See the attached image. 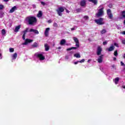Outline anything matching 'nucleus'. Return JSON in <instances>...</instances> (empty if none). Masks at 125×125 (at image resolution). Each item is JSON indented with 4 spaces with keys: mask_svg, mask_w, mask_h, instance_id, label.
<instances>
[{
    "mask_svg": "<svg viewBox=\"0 0 125 125\" xmlns=\"http://www.w3.org/2000/svg\"><path fill=\"white\" fill-rule=\"evenodd\" d=\"M25 21L27 25H31V26H34L35 25V24H37V18L35 17H27L25 19Z\"/></svg>",
    "mask_w": 125,
    "mask_h": 125,
    "instance_id": "f257e3e1",
    "label": "nucleus"
},
{
    "mask_svg": "<svg viewBox=\"0 0 125 125\" xmlns=\"http://www.w3.org/2000/svg\"><path fill=\"white\" fill-rule=\"evenodd\" d=\"M73 40L75 42H76L75 46L76 47H72L71 48H67L66 49L67 51H70V50H72V49H77V48H79V47H80V42H79V39H78L77 37H73Z\"/></svg>",
    "mask_w": 125,
    "mask_h": 125,
    "instance_id": "f03ea898",
    "label": "nucleus"
},
{
    "mask_svg": "<svg viewBox=\"0 0 125 125\" xmlns=\"http://www.w3.org/2000/svg\"><path fill=\"white\" fill-rule=\"evenodd\" d=\"M35 56L41 62L43 61L45 59V57H44L42 53H37L35 54Z\"/></svg>",
    "mask_w": 125,
    "mask_h": 125,
    "instance_id": "7ed1b4c3",
    "label": "nucleus"
},
{
    "mask_svg": "<svg viewBox=\"0 0 125 125\" xmlns=\"http://www.w3.org/2000/svg\"><path fill=\"white\" fill-rule=\"evenodd\" d=\"M94 21L98 25H104V24H105V22L104 21V19L103 18L95 20Z\"/></svg>",
    "mask_w": 125,
    "mask_h": 125,
    "instance_id": "20e7f679",
    "label": "nucleus"
},
{
    "mask_svg": "<svg viewBox=\"0 0 125 125\" xmlns=\"http://www.w3.org/2000/svg\"><path fill=\"white\" fill-rule=\"evenodd\" d=\"M64 10H65V9H64V8H63L62 7H59L57 9V12L58 15L59 16H62V12H64Z\"/></svg>",
    "mask_w": 125,
    "mask_h": 125,
    "instance_id": "39448f33",
    "label": "nucleus"
},
{
    "mask_svg": "<svg viewBox=\"0 0 125 125\" xmlns=\"http://www.w3.org/2000/svg\"><path fill=\"white\" fill-rule=\"evenodd\" d=\"M103 10H104V7L99 9L98 13L96 14V16H97V17L102 16V15H103V12H104Z\"/></svg>",
    "mask_w": 125,
    "mask_h": 125,
    "instance_id": "423d86ee",
    "label": "nucleus"
},
{
    "mask_svg": "<svg viewBox=\"0 0 125 125\" xmlns=\"http://www.w3.org/2000/svg\"><path fill=\"white\" fill-rule=\"evenodd\" d=\"M107 14L109 19H113V14H112V13L111 12V9H108L107 10Z\"/></svg>",
    "mask_w": 125,
    "mask_h": 125,
    "instance_id": "0eeeda50",
    "label": "nucleus"
},
{
    "mask_svg": "<svg viewBox=\"0 0 125 125\" xmlns=\"http://www.w3.org/2000/svg\"><path fill=\"white\" fill-rule=\"evenodd\" d=\"M102 52V48L100 46L98 47L97 49V55L99 56V55H101V53Z\"/></svg>",
    "mask_w": 125,
    "mask_h": 125,
    "instance_id": "6e6552de",
    "label": "nucleus"
},
{
    "mask_svg": "<svg viewBox=\"0 0 125 125\" xmlns=\"http://www.w3.org/2000/svg\"><path fill=\"white\" fill-rule=\"evenodd\" d=\"M33 40L29 39H26L25 40V41L24 43H22V44L24 45H26L28 44V43H31V42H32Z\"/></svg>",
    "mask_w": 125,
    "mask_h": 125,
    "instance_id": "1a4fd4ad",
    "label": "nucleus"
},
{
    "mask_svg": "<svg viewBox=\"0 0 125 125\" xmlns=\"http://www.w3.org/2000/svg\"><path fill=\"white\" fill-rule=\"evenodd\" d=\"M104 57V55H101L99 57V58L97 59L98 63H102L103 62V57Z\"/></svg>",
    "mask_w": 125,
    "mask_h": 125,
    "instance_id": "9d476101",
    "label": "nucleus"
},
{
    "mask_svg": "<svg viewBox=\"0 0 125 125\" xmlns=\"http://www.w3.org/2000/svg\"><path fill=\"white\" fill-rule=\"evenodd\" d=\"M50 30V28H46L45 32H44V35L45 37H48V35H49V31Z\"/></svg>",
    "mask_w": 125,
    "mask_h": 125,
    "instance_id": "9b49d317",
    "label": "nucleus"
},
{
    "mask_svg": "<svg viewBox=\"0 0 125 125\" xmlns=\"http://www.w3.org/2000/svg\"><path fill=\"white\" fill-rule=\"evenodd\" d=\"M86 5V1L85 0H81L80 2V5L83 7L85 6Z\"/></svg>",
    "mask_w": 125,
    "mask_h": 125,
    "instance_id": "f8f14e48",
    "label": "nucleus"
},
{
    "mask_svg": "<svg viewBox=\"0 0 125 125\" xmlns=\"http://www.w3.org/2000/svg\"><path fill=\"white\" fill-rule=\"evenodd\" d=\"M21 28V25H20V24L16 26L15 29L14 30L15 33H18V32H19V30H20Z\"/></svg>",
    "mask_w": 125,
    "mask_h": 125,
    "instance_id": "ddd939ff",
    "label": "nucleus"
},
{
    "mask_svg": "<svg viewBox=\"0 0 125 125\" xmlns=\"http://www.w3.org/2000/svg\"><path fill=\"white\" fill-rule=\"evenodd\" d=\"M18 8L17 6H14L9 11V13H13L15 11V10H17Z\"/></svg>",
    "mask_w": 125,
    "mask_h": 125,
    "instance_id": "4468645a",
    "label": "nucleus"
},
{
    "mask_svg": "<svg viewBox=\"0 0 125 125\" xmlns=\"http://www.w3.org/2000/svg\"><path fill=\"white\" fill-rule=\"evenodd\" d=\"M114 49H115V46H114V45L112 44L110 47L106 49V50H108V51L110 52L113 51Z\"/></svg>",
    "mask_w": 125,
    "mask_h": 125,
    "instance_id": "2eb2a0df",
    "label": "nucleus"
},
{
    "mask_svg": "<svg viewBox=\"0 0 125 125\" xmlns=\"http://www.w3.org/2000/svg\"><path fill=\"white\" fill-rule=\"evenodd\" d=\"M29 32H30V33L33 32V33H34V34H36V35H39V31H38L37 30H36V29H31L29 30Z\"/></svg>",
    "mask_w": 125,
    "mask_h": 125,
    "instance_id": "dca6fc26",
    "label": "nucleus"
},
{
    "mask_svg": "<svg viewBox=\"0 0 125 125\" xmlns=\"http://www.w3.org/2000/svg\"><path fill=\"white\" fill-rule=\"evenodd\" d=\"M17 58V53H15L12 55V62H13V60H15Z\"/></svg>",
    "mask_w": 125,
    "mask_h": 125,
    "instance_id": "f3484780",
    "label": "nucleus"
},
{
    "mask_svg": "<svg viewBox=\"0 0 125 125\" xmlns=\"http://www.w3.org/2000/svg\"><path fill=\"white\" fill-rule=\"evenodd\" d=\"M119 81H120V78L119 77H116L114 80V82L115 83V84H118V83H119Z\"/></svg>",
    "mask_w": 125,
    "mask_h": 125,
    "instance_id": "a211bd4d",
    "label": "nucleus"
},
{
    "mask_svg": "<svg viewBox=\"0 0 125 125\" xmlns=\"http://www.w3.org/2000/svg\"><path fill=\"white\" fill-rule=\"evenodd\" d=\"M44 47L45 51H48V50H49V46H48L47 43L44 44Z\"/></svg>",
    "mask_w": 125,
    "mask_h": 125,
    "instance_id": "6ab92c4d",
    "label": "nucleus"
},
{
    "mask_svg": "<svg viewBox=\"0 0 125 125\" xmlns=\"http://www.w3.org/2000/svg\"><path fill=\"white\" fill-rule=\"evenodd\" d=\"M66 43V40L65 39H62L61 41L60 44L61 45H64Z\"/></svg>",
    "mask_w": 125,
    "mask_h": 125,
    "instance_id": "aec40b11",
    "label": "nucleus"
},
{
    "mask_svg": "<svg viewBox=\"0 0 125 125\" xmlns=\"http://www.w3.org/2000/svg\"><path fill=\"white\" fill-rule=\"evenodd\" d=\"M37 16L39 18H41V17H42V11H39V13L38 14Z\"/></svg>",
    "mask_w": 125,
    "mask_h": 125,
    "instance_id": "412c9836",
    "label": "nucleus"
},
{
    "mask_svg": "<svg viewBox=\"0 0 125 125\" xmlns=\"http://www.w3.org/2000/svg\"><path fill=\"white\" fill-rule=\"evenodd\" d=\"M32 47L36 48L39 46V44L36 42H35L32 45Z\"/></svg>",
    "mask_w": 125,
    "mask_h": 125,
    "instance_id": "4be33fe9",
    "label": "nucleus"
},
{
    "mask_svg": "<svg viewBox=\"0 0 125 125\" xmlns=\"http://www.w3.org/2000/svg\"><path fill=\"white\" fill-rule=\"evenodd\" d=\"M90 2H92L93 3H94L95 4H97V0H88Z\"/></svg>",
    "mask_w": 125,
    "mask_h": 125,
    "instance_id": "5701e85b",
    "label": "nucleus"
},
{
    "mask_svg": "<svg viewBox=\"0 0 125 125\" xmlns=\"http://www.w3.org/2000/svg\"><path fill=\"white\" fill-rule=\"evenodd\" d=\"M74 57H76V58H81V55L79 53L74 54Z\"/></svg>",
    "mask_w": 125,
    "mask_h": 125,
    "instance_id": "b1692460",
    "label": "nucleus"
},
{
    "mask_svg": "<svg viewBox=\"0 0 125 125\" xmlns=\"http://www.w3.org/2000/svg\"><path fill=\"white\" fill-rule=\"evenodd\" d=\"M28 30H29V28H27L26 30L23 31V35H26L27 34V33L28 32Z\"/></svg>",
    "mask_w": 125,
    "mask_h": 125,
    "instance_id": "393cba45",
    "label": "nucleus"
},
{
    "mask_svg": "<svg viewBox=\"0 0 125 125\" xmlns=\"http://www.w3.org/2000/svg\"><path fill=\"white\" fill-rule=\"evenodd\" d=\"M3 15H4V13L0 12V18H2V17H3Z\"/></svg>",
    "mask_w": 125,
    "mask_h": 125,
    "instance_id": "a878e982",
    "label": "nucleus"
},
{
    "mask_svg": "<svg viewBox=\"0 0 125 125\" xmlns=\"http://www.w3.org/2000/svg\"><path fill=\"white\" fill-rule=\"evenodd\" d=\"M107 31H106L105 29H103L102 31H101V34H102V35H103V34H105V33H106Z\"/></svg>",
    "mask_w": 125,
    "mask_h": 125,
    "instance_id": "bb28decb",
    "label": "nucleus"
},
{
    "mask_svg": "<svg viewBox=\"0 0 125 125\" xmlns=\"http://www.w3.org/2000/svg\"><path fill=\"white\" fill-rule=\"evenodd\" d=\"M114 56H116L117 57V56H118V50H115L114 53Z\"/></svg>",
    "mask_w": 125,
    "mask_h": 125,
    "instance_id": "cd10ccee",
    "label": "nucleus"
},
{
    "mask_svg": "<svg viewBox=\"0 0 125 125\" xmlns=\"http://www.w3.org/2000/svg\"><path fill=\"white\" fill-rule=\"evenodd\" d=\"M1 33H2V36H4V35H5L6 32H5V30L2 29V31H1Z\"/></svg>",
    "mask_w": 125,
    "mask_h": 125,
    "instance_id": "c85d7f7f",
    "label": "nucleus"
},
{
    "mask_svg": "<svg viewBox=\"0 0 125 125\" xmlns=\"http://www.w3.org/2000/svg\"><path fill=\"white\" fill-rule=\"evenodd\" d=\"M83 18L85 20H88V19H89V17H88L87 16H84Z\"/></svg>",
    "mask_w": 125,
    "mask_h": 125,
    "instance_id": "c756f323",
    "label": "nucleus"
},
{
    "mask_svg": "<svg viewBox=\"0 0 125 125\" xmlns=\"http://www.w3.org/2000/svg\"><path fill=\"white\" fill-rule=\"evenodd\" d=\"M122 14L123 17H124V18H125V11H123Z\"/></svg>",
    "mask_w": 125,
    "mask_h": 125,
    "instance_id": "7c9ffc66",
    "label": "nucleus"
},
{
    "mask_svg": "<svg viewBox=\"0 0 125 125\" xmlns=\"http://www.w3.org/2000/svg\"><path fill=\"white\" fill-rule=\"evenodd\" d=\"M9 51L10 52H13V51H14V49L12 48H10L9 49Z\"/></svg>",
    "mask_w": 125,
    "mask_h": 125,
    "instance_id": "2f4dec72",
    "label": "nucleus"
},
{
    "mask_svg": "<svg viewBox=\"0 0 125 125\" xmlns=\"http://www.w3.org/2000/svg\"><path fill=\"white\" fill-rule=\"evenodd\" d=\"M85 61V60L82 59L81 61H79V63H83Z\"/></svg>",
    "mask_w": 125,
    "mask_h": 125,
    "instance_id": "473e14b6",
    "label": "nucleus"
},
{
    "mask_svg": "<svg viewBox=\"0 0 125 125\" xmlns=\"http://www.w3.org/2000/svg\"><path fill=\"white\" fill-rule=\"evenodd\" d=\"M121 42H122L123 44H125V39H122L121 40Z\"/></svg>",
    "mask_w": 125,
    "mask_h": 125,
    "instance_id": "72a5a7b5",
    "label": "nucleus"
},
{
    "mask_svg": "<svg viewBox=\"0 0 125 125\" xmlns=\"http://www.w3.org/2000/svg\"><path fill=\"white\" fill-rule=\"evenodd\" d=\"M3 5H0V10H1V9H3Z\"/></svg>",
    "mask_w": 125,
    "mask_h": 125,
    "instance_id": "f704fd0d",
    "label": "nucleus"
},
{
    "mask_svg": "<svg viewBox=\"0 0 125 125\" xmlns=\"http://www.w3.org/2000/svg\"><path fill=\"white\" fill-rule=\"evenodd\" d=\"M79 63H80V61L74 62V64H75V65H77V64H79Z\"/></svg>",
    "mask_w": 125,
    "mask_h": 125,
    "instance_id": "c9c22d12",
    "label": "nucleus"
},
{
    "mask_svg": "<svg viewBox=\"0 0 125 125\" xmlns=\"http://www.w3.org/2000/svg\"><path fill=\"white\" fill-rule=\"evenodd\" d=\"M41 4H42V5H43V6H44V5L45 4V3L42 1H41Z\"/></svg>",
    "mask_w": 125,
    "mask_h": 125,
    "instance_id": "e433bc0d",
    "label": "nucleus"
},
{
    "mask_svg": "<svg viewBox=\"0 0 125 125\" xmlns=\"http://www.w3.org/2000/svg\"><path fill=\"white\" fill-rule=\"evenodd\" d=\"M81 10H82V9L81 8H78L76 10V11L77 12H81Z\"/></svg>",
    "mask_w": 125,
    "mask_h": 125,
    "instance_id": "4c0bfd02",
    "label": "nucleus"
},
{
    "mask_svg": "<svg viewBox=\"0 0 125 125\" xmlns=\"http://www.w3.org/2000/svg\"><path fill=\"white\" fill-rule=\"evenodd\" d=\"M121 66H125V63H124L123 62H121Z\"/></svg>",
    "mask_w": 125,
    "mask_h": 125,
    "instance_id": "58836bf2",
    "label": "nucleus"
},
{
    "mask_svg": "<svg viewBox=\"0 0 125 125\" xmlns=\"http://www.w3.org/2000/svg\"><path fill=\"white\" fill-rule=\"evenodd\" d=\"M54 27H57L58 25L56 23V22H55L53 24Z\"/></svg>",
    "mask_w": 125,
    "mask_h": 125,
    "instance_id": "ea45409f",
    "label": "nucleus"
},
{
    "mask_svg": "<svg viewBox=\"0 0 125 125\" xmlns=\"http://www.w3.org/2000/svg\"><path fill=\"white\" fill-rule=\"evenodd\" d=\"M25 37H26V35L23 34L22 35V40H25Z\"/></svg>",
    "mask_w": 125,
    "mask_h": 125,
    "instance_id": "a19ab883",
    "label": "nucleus"
},
{
    "mask_svg": "<svg viewBox=\"0 0 125 125\" xmlns=\"http://www.w3.org/2000/svg\"><path fill=\"white\" fill-rule=\"evenodd\" d=\"M103 43L104 45H106V44H107V42L104 41V42H103Z\"/></svg>",
    "mask_w": 125,
    "mask_h": 125,
    "instance_id": "79ce46f5",
    "label": "nucleus"
},
{
    "mask_svg": "<svg viewBox=\"0 0 125 125\" xmlns=\"http://www.w3.org/2000/svg\"><path fill=\"white\" fill-rule=\"evenodd\" d=\"M114 45L115 46H116L117 47H119V44H118V43H114Z\"/></svg>",
    "mask_w": 125,
    "mask_h": 125,
    "instance_id": "37998d69",
    "label": "nucleus"
},
{
    "mask_svg": "<svg viewBox=\"0 0 125 125\" xmlns=\"http://www.w3.org/2000/svg\"><path fill=\"white\" fill-rule=\"evenodd\" d=\"M111 67H112L113 69L116 68V66L115 65V64H112V65H111Z\"/></svg>",
    "mask_w": 125,
    "mask_h": 125,
    "instance_id": "c03bdc74",
    "label": "nucleus"
},
{
    "mask_svg": "<svg viewBox=\"0 0 125 125\" xmlns=\"http://www.w3.org/2000/svg\"><path fill=\"white\" fill-rule=\"evenodd\" d=\"M75 30H76V27H73V28H71V31H74Z\"/></svg>",
    "mask_w": 125,
    "mask_h": 125,
    "instance_id": "a18cd8bd",
    "label": "nucleus"
},
{
    "mask_svg": "<svg viewBox=\"0 0 125 125\" xmlns=\"http://www.w3.org/2000/svg\"><path fill=\"white\" fill-rule=\"evenodd\" d=\"M65 59H66V60L69 59V56H65Z\"/></svg>",
    "mask_w": 125,
    "mask_h": 125,
    "instance_id": "49530a36",
    "label": "nucleus"
},
{
    "mask_svg": "<svg viewBox=\"0 0 125 125\" xmlns=\"http://www.w3.org/2000/svg\"><path fill=\"white\" fill-rule=\"evenodd\" d=\"M0 59H2V56L1 55V54H0Z\"/></svg>",
    "mask_w": 125,
    "mask_h": 125,
    "instance_id": "de8ad7c7",
    "label": "nucleus"
},
{
    "mask_svg": "<svg viewBox=\"0 0 125 125\" xmlns=\"http://www.w3.org/2000/svg\"><path fill=\"white\" fill-rule=\"evenodd\" d=\"M116 60H117V58H116V57H114L113 58V61H116Z\"/></svg>",
    "mask_w": 125,
    "mask_h": 125,
    "instance_id": "09e8293b",
    "label": "nucleus"
},
{
    "mask_svg": "<svg viewBox=\"0 0 125 125\" xmlns=\"http://www.w3.org/2000/svg\"><path fill=\"white\" fill-rule=\"evenodd\" d=\"M52 21H51V20H48V23H51Z\"/></svg>",
    "mask_w": 125,
    "mask_h": 125,
    "instance_id": "8fccbe9b",
    "label": "nucleus"
},
{
    "mask_svg": "<svg viewBox=\"0 0 125 125\" xmlns=\"http://www.w3.org/2000/svg\"><path fill=\"white\" fill-rule=\"evenodd\" d=\"M90 61H91V59L88 60L87 61V62H88V63H89V62H90Z\"/></svg>",
    "mask_w": 125,
    "mask_h": 125,
    "instance_id": "3c124183",
    "label": "nucleus"
},
{
    "mask_svg": "<svg viewBox=\"0 0 125 125\" xmlns=\"http://www.w3.org/2000/svg\"><path fill=\"white\" fill-rule=\"evenodd\" d=\"M123 57L124 59H125V53L123 55Z\"/></svg>",
    "mask_w": 125,
    "mask_h": 125,
    "instance_id": "603ef678",
    "label": "nucleus"
},
{
    "mask_svg": "<svg viewBox=\"0 0 125 125\" xmlns=\"http://www.w3.org/2000/svg\"><path fill=\"white\" fill-rule=\"evenodd\" d=\"M3 1H5V2H7L8 1V0H3Z\"/></svg>",
    "mask_w": 125,
    "mask_h": 125,
    "instance_id": "864d4df0",
    "label": "nucleus"
},
{
    "mask_svg": "<svg viewBox=\"0 0 125 125\" xmlns=\"http://www.w3.org/2000/svg\"><path fill=\"white\" fill-rule=\"evenodd\" d=\"M122 34H123V35H125V31L122 32Z\"/></svg>",
    "mask_w": 125,
    "mask_h": 125,
    "instance_id": "5fc2aeb1",
    "label": "nucleus"
},
{
    "mask_svg": "<svg viewBox=\"0 0 125 125\" xmlns=\"http://www.w3.org/2000/svg\"><path fill=\"white\" fill-rule=\"evenodd\" d=\"M122 88H124V89H125V85H123Z\"/></svg>",
    "mask_w": 125,
    "mask_h": 125,
    "instance_id": "6e6d98bb",
    "label": "nucleus"
},
{
    "mask_svg": "<svg viewBox=\"0 0 125 125\" xmlns=\"http://www.w3.org/2000/svg\"><path fill=\"white\" fill-rule=\"evenodd\" d=\"M34 8H36V5H33Z\"/></svg>",
    "mask_w": 125,
    "mask_h": 125,
    "instance_id": "4d7b16f0",
    "label": "nucleus"
},
{
    "mask_svg": "<svg viewBox=\"0 0 125 125\" xmlns=\"http://www.w3.org/2000/svg\"><path fill=\"white\" fill-rule=\"evenodd\" d=\"M100 69H101V70L102 71H103V68H100Z\"/></svg>",
    "mask_w": 125,
    "mask_h": 125,
    "instance_id": "13d9d810",
    "label": "nucleus"
},
{
    "mask_svg": "<svg viewBox=\"0 0 125 125\" xmlns=\"http://www.w3.org/2000/svg\"><path fill=\"white\" fill-rule=\"evenodd\" d=\"M61 49V47H59L58 48V49Z\"/></svg>",
    "mask_w": 125,
    "mask_h": 125,
    "instance_id": "bf43d9fd",
    "label": "nucleus"
},
{
    "mask_svg": "<svg viewBox=\"0 0 125 125\" xmlns=\"http://www.w3.org/2000/svg\"><path fill=\"white\" fill-rule=\"evenodd\" d=\"M59 63H60V61L59 62Z\"/></svg>",
    "mask_w": 125,
    "mask_h": 125,
    "instance_id": "052dcab7",
    "label": "nucleus"
}]
</instances>
